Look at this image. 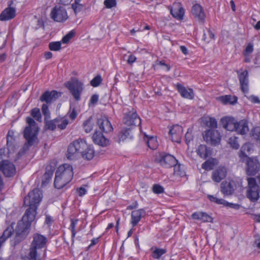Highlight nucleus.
I'll return each mask as SVG.
<instances>
[{"mask_svg": "<svg viewBox=\"0 0 260 260\" xmlns=\"http://www.w3.org/2000/svg\"><path fill=\"white\" fill-rule=\"evenodd\" d=\"M207 35L208 37H206V34L204 33L203 37V40L206 42L209 43L211 40L214 39V34L210 29L207 31Z\"/></svg>", "mask_w": 260, "mask_h": 260, "instance_id": "de8ad7c7", "label": "nucleus"}, {"mask_svg": "<svg viewBox=\"0 0 260 260\" xmlns=\"http://www.w3.org/2000/svg\"><path fill=\"white\" fill-rule=\"evenodd\" d=\"M136 60V57L133 55H130L128 56L127 62L128 64H131L134 63Z\"/></svg>", "mask_w": 260, "mask_h": 260, "instance_id": "69168bd1", "label": "nucleus"}, {"mask_svg": "<svg viewBox=\"0 0 260 260\" xmlns=\"http://www.w3.org/2000/svg\"><path fill=\"white\" fill-rule=\"evenodd\" d=\"M226 169L224 167H219L212 172V178L216 182H219L223 179L226 175Z\"/></svg>", "mask_w": 260, "mask_h": 260, "instance_id": "5701e85b", "label": "nucleus"}, {"mask_svg": "<svg viewBox=\"0 0 260 260\" xmlns=\"http://www.w3.org/2000/svg\"><path fill=\"white\" fill-rule=\"evenodd\" d=\"M104 4L107 8L110 9L116 6V1L105 0L104 2Z\"/></svg>", "mask_w": 260, "mask_h": 260, "instance_id": "864d4df0", "label": "nucleus"}, {"mask_svg": "<svg viewBox=\"0 0 260 260\" xmlns=\"http://www.w3.org/2000/svg\"><path fill=\"white\" fill-rule=\"evenodd\" d=\"M102 81V79L101 76L100 75H98L91 80L90 81V84L93 87H96L101 84Z\"/></svg>", "mask_w": 260, "mask_h": 260, "instance_id": "09e8293b", "label": "nucleus"}, {"mask_svg": "<svg viewBox=\"0 0 260 260\" xmlns=\"http://www.w3.org/2000/svg\"><path fill=\"white\" fill-rule=\"evenodd\" d=\"M216 159H208L202 164V167L206 170H212L216 164Z\"/></svg>", "mask_w": 260, "mask_h": 260, "instance_id": "72a5a7b5", "label": "nucleus"}, {"mask_svg": "<svg viewBox=\"0 0 260 260\" xmlns=\"http://www.w3.org/2000/svg\"><path fill=\"white\" fill-rule=\"evenodd\" d=\"M80 153L84 159L89 160L94 157V150L92 147L86 144V146L82 149Z\"/></svg>", "mask_w": 260, "mask_h": 260, "instance_id": "cd10ccee", "label": "nucleus"}, {"mask_svg": "<svg viewBox=\"0 0 260 260\" xmlns=\"http://www.w3.org/2000/svg\"><path fill=\"white\" fill-rule=\"evenodd\" d=\"M235 131L241 135L246 134L249 131L247 121L243 119L238 122Z\"/></svg>", "mask_w": 260, "mask_h": 260, "instance_id": "c85d7f7f", "label": "nucleus"}, {"mask_svg": "<svg viewBox=\"0 0 260 260\" xmlns=\"http://www.w3.org/2000/svg\"><path fill=\"white\" fill-rule=\"evenodd\" d=\"M56 126L60 129H64L69 124V120L64 117H58L55 118Z\"/></svg>", "mask_w": 260, "mask_h": 260, "instance_id": "2f4dec72", "label": "nucleus"}, {"mask_svg": "<svg viewBox=\"0 0 260 260\" xmlns=\"http://www.w3.org/2000/svg\"><path fill=\"white\" fill-rule=\"evenodd\" d=\"M223 127L229 131H234L237 127L238 121L234 118L231 117H223L220 119Z\"/></svg>", "mask_w": 260, "mask_h": 260, "instance_id": "a211bd4d", "label": "nucleus"}, {"mask_svg": "<svg viewBox=\"0 0 260 260\" xmlns=\"http://www.w3.org/2000/svg\"><path fill=\"white\" fill-rule=\"evenodd\" d=\"M4 150L0 149V171L7 177L13 176L16 174L14 165L8 160L4 159Z\"/></svg>", "mask_w": 260, "mask_h": 260, "instance_id": "0eeeda50", "label": "nucleus"}, {"mask_svg": "<svg viewBox=\"0 0 260 260\" xmlns=\"http://www.w3.org/2000/svg\"><path fill=\"white\" fill-rule=\"evenodd\" d=\"M207 198L210 201L214 202L218 205H223L225 206H228L237 210L240 208V205L239 204L229 203L222 199H218L212 195H208Z\"/></svg>", "mask_w": 260, "mask_h": 260, "instance_id": "4be33fe9", "label": "nucleus"}, {"mask_svg": "<svg viewBox=\"0 0 260 260\" xmlns=\"http://www.w3.org/2000/svg\"><path fill=\"white\" fill-rule=\"evenodd\" d=\"M119 142L120 141H123L127 138H132V135L131 134V128H124L121 131L119 135Z\"/></svg>", "mask_w": 260, "mask_h": 260, "instance_id": "473e14b6", "label": "nucleus"}, {"mask_svg": "<svg viewBox=\"0 0 260 260\" xmlns=\"http://www.w3.org/2000/svg\"><path fill=\"white\" fill-rule=\"evenodd\" d=\"M51 178H52V176H51L49 175H47V174H44V175H43V177H42V185H45L46 184H47L48 183H49V182L50 181Z\"/></svg>", "mask_w": 260, "mask_h": 260, "instance_id": "5fc2aeb1", "label": "nucleus"}, {"mask_svg": "<svg viewBox=\"0 0 260 260\" xmlns=\"http://www.w3.org/2000/svg\"><path fill=\"white\" fill-rule=\"evenodd\" d=\"M26 121L28 125L25 128L23 132V137L26 142L22 148L23 153L28 150L30 147L37 144L39 142V127L37 123L31 117H27Z\"/></svg>", "mask_w": 260, "mask_h": 260, "instance_id": "f03ea898", "label": "nucleus"}, {"mask_svg": "<svg viewBox=\"0 0 260 260\" xmlns=\"http://www.w3.org/2000/svg\"><path fill=\"white\" fill-rule=\"evenodd\" d=\"M170 13L174 18L181 20L183 19L184 11L181 4L177 3L173 5V8L170 10Z\"/></svg>", "mask_w": 260, "mask_h": 260, "instance_id": "a878e982", "label": "nucleus"}, {"mask_svg": "<svg viewBox=\"0 0 260 260\" xmlns=\"http://www.w3.org/2000/svg\"><path fill=\"white\" fill-rule=\"evenodd\" d=\"M16 15V10L14 8H6L0 14V20L7 21L13 18Z\"/></svg>", "mask_w": 260, "mask_h": 260, "instance_id": "bb28decb", "label": "nucleus"}, {"mask_svg": "<svg viewBox=\"0 0 260 260\" xmlns=\"http://www.w3.org/2000/svg\"><path fill=\"white\" fill-rule=\"evenodd\" d=\"M99 100V96L98 94H94L92 95L90 100V103L91 104H95Z\"/></svg>", "mask_w": 260, "mask_h": 260, "instance_id": "0e129e2a", "label": "nucleus"}, {"mask_svg": "<svg viewBox=\"0 0 260 260\" xmlns=\"http://www.w3.org/2000/svg\"><path fill=\"white\" fill-rule=\"evenodd\" d=\"M238 139L237 137L234 136L229 139V144L230 146L235 149H237L239 147Z\"/></svg>", "mask_w": 260, "mask_h": 260, "instance_id": "ea45409f", "label": "nucleus"}, {"mask_svg": "<svg viewBox=\"0 0 260 260\" xmlns=\"http://www.w3.org/2000/svg\"><path fill=\"white\" fill-rule=\"evenodd\" d=\"M146 143L148 147L151 149H155L157 147L156 139L153 137L148 138Z\"/></svg>", "mask_w": 260, "mask_h": 260, "instance_id": "4c0bfd02", "label": "nucleus"}, {"mask_svg": "<svg viewBox=\"0 0 260 260\" xmlns=\"http://www.w3.org/2000/svg\"><path fill=\"white\" fill-rule=\"evenodd\" d=\"M61 95V93L56 90L46 91L40 96V100L42 102H45L47 104H49L55 101Z\"/></svg>", "mask_w": 260, "mask_h": 260, "instance_id": "4468645a", "label": "nucleus"}, {"mask_svg": "<svg viewBox=\"0 0 260 260\" xmlns=\"http://www.w3.org/2000/svg\"><path fill=\"white\" fill-rule=\"evenodd\" d=\"M123 120L124 123L127 126H139L141 123L140 117L133 108L131 111L124 114Z\"/></svg>", "mask_w": 260, "mask_h": 260, "instance_id": "f8f14e48", "label": "nucleus"}, {"mask_svg": "<svg viewBox=\"0 0 260 260\" xmlns=\"http://www.w3.org/2000/svg\"><path fill=\"white\" fill-rule=\"evenodd\" d=\"M45 216H46V218H45V223L48 225L51 224L54 221L53 217L52 216H51L50 215H49L48 214H45Z\"/></svg>", "mask_w": 260, "mask_h": 260, "instance_id": "13d9d810", "label": "nucleus"}, {"mask_svg": "<svg viewBox=\"0 0 260 260\" xmlns=\"http://www.w3.org/2000/svg\"><path fill=\"white\" fill-rule=\"evenodd\" d=\"M86 146L85 141L79 139L74 141L68 146L67 151V158L69 159H73L77 154L80 153L82 149Z\"/></svg>", "mask_w": 260, "mask_h": 260, "instance_id": "6e6552de", "label": "nucleus"}, {"mask_svg": "<svg viewBox=\"0 0 260 260\" xmlns=\"http://www.w3.org/2000/svg\"><path fill=\"white\" fill-rule=\"evenodd\" d=\"M237 186L233 180H225L220 184V190L224 196H230L234 194Z\"/></svg>", "mask_w": 260, "mask_h": 260, "instance_id": "ddd939ff", "label": "nucleus"}, {"mask_svg": "<svg viewBox=\"0 0 260 260\" xmlns=\"http://www.w3.org/2000/svg\"><path fill=\"white\" fill-rule=\"evenodd\" d=\"M145 215V211L143 209L133 211L131 213V223L133 226H135Z\"/></svg>", "mask_w": 260, "mask_h": 260, "instance_id": "b1692460", "label": "nucleus"}, {"mask_svg": "<svg viewBox=\"0 0 260 260\" xmlns=\"http://www.w3.org/2000/svg\"><path fill=\"white\" fill-rule=\"evenodd\" d=\"M47 242V238L45 236L38 233L34 234L29 249V260H41L40 254L38 250L46 248Z\"/></svg>", "mask_w": 260, "mask_h": 260, "instance_id": "20e7f679", "label": "nucleus"}, {"mask_svg": "<svg viewBox=\"0 0 260 260\" xmlns=\"http://www.w3.org/2000/svg\"><path fill=\"white\" fill-rule=\"evenodd\" d=\"M92 140L95 144L103 147L106 146L109 143L108 140L105 138L103 134L97 131L93 134Z\"/></svg>", "mask_w": 260, "mask_h": 260, "instance_id": "393cba45", "label": "nucleus"}, {"mask_svg": "<svg viewBox=\"0 0 260 260\" xmlns=\"http://www.w3.org/2000/svg\"><path fill=\"white\" fill-rule=\"evenodd\" d=\"M176 88L182 97L190 100H192L194 98V93L191 88L186 89L183 85L177 83L175 85Z\"/></svg>", "mask_w": 260, "mask_h": 260, "instance_id": "412c9836", "label": "nucleus"}, {"mask_svg": "<svg viewBox=\"0 0 260 260\" xmlns=\"http://www.w3.org/2000/svg\"><path fill=\"white\" fill-rule=\"evenodd\" d=\"M218 100L223 104H235L237 102V98L235 96L226 95L218 98Z\"/></svg>", "mask_w": 260, "mask_h": 260, "instance_id": "7c9ffc66", "label": "nucleus"}, {"mask_svg": "<svg viewBox=\"0 0 260 260\" xmlns=\"http://www.w3.org/2000/svg\"><path fill=\"white\" fill-rule=\"evenodd\" d=\"M191 218L193 219H194V220H201V219H202L201 212H194L191 215Z\"/></svg>", "mask_w": 260, "mask_h": 260, "instance_id": "bf43d9fd", "label": "nucleus"}, {"mask_svg": "<svg viewBox=\"0 0 260 260\" xmlns=\"http://www.w3.org/2000/svg\"><path fill=\"white\" fill-rule=\"evenodd\" d=\"M79 220L78 219H71V224L69 229L71 230L72 232V238L73 239L77 233V231L76 230V228L78 224Z\"/></svg>", "mask_w": 260, "mask_h": 260, "instance_id": "e433bc0d", "label": "nucleus"}, {"mask_svg": "<svg viewBox=\"0 0 260 260\" xmlns=\"http://www.w3.org/2000/svg\"><path fill=\"white\" fill-rule=\"evenodd\" d=\"M177 160L172 155L162 153L160 156L159 162L161 166L165 168H169L176 167Z\"/></svg>", "mask_w": 260, "mask_h": 260, "instance_id": "2eb2a0df", "label": "nucleus"}, {"mask_svg": "<svg viewBox=\"0 0 260 260\" xmlns=\"http://www.w3.org/2000/svg\"><path fill=\"white\" fill-rule=\"evenodd\" d=\"M75 32L72 30L70 31L68 34H67L65 36H64L61 41L63 43L67 44L68 43L70 40L74 36Z\"/></svg>", "mask_w": 260, "mask_h": 260, "instance_id": "8fccbe9b", "label": "nucleus"}, {"mask_svg": "<svg viewBox=\"0 0 260 260\" xmlns=\"http://www.w3.org/2000/svg\"><path fill=\"white\" fill-rule=\"evenodd\" d=\"M64 86L72 93L75 100L78 101L80 100V95L84 90L83 84L75 77L72 78L71 81L64 83Z\"/></svg>", "mask_w": 260, "mask_h": 260, "instance_id": "423d86ee", "label": "nucleus"}, {"mask_svg": "<svg viewBox=\"0 0 260 260\" xmlns=\"http://www.w3.org/2000/svg\"><path fill=\"white\" fill-rule=\"evenodd\" d=\"M54 169H55L53 166L48 165L46 168V172L44 174L49 175L52 177Z\"/></svg>", "mask_w": 260, "mask_h": 260, "instance_id": "6e6d98bb", "label": "nucleus"}, {"mask_svg": "<svg viewBox=\"0 0 260 260\" xmlns=\"http://www.w3.org/2000/svg\"><path fill=\"white\" fill-rule=\"evenodd\" d=\"M68 115L70 119L74 120L77 117V113L75 108H74L71 112L69 111L68 113Z\"/></svg>", "mask_w": 260, "mask_h": 260, "instance_id": "4d7b16f0", "label": "nucleus"}, {"mask_svg": "<svg viewBox=\"0 0 260 260\" xmlns=\"http://www.w3.org/2000/svg\"><path fill=\"white\" fill-rule=\"evenodd\" d=\"M42 198V193L39 188L30 191L24 199V205L28 206L21 220L17 223L16 229L15 241L19 242L24 240L29 233L32 222L37 214V209Z\"/></svg>", "mask_w": 260, "mask_h": 260, "instance_id": "f257e3e1", "label": "nucleus"}, {"mask_svg": "<svg viewBox=\"0 0 260 260\" xmlns=\"http://www.w3.org/2000/svg\"><path fill=\"white\" fill-rule=\"evenodd\" d=\"M166 250L164 249L156 248L152 252V256L155 259H159L162 255L165 254Z\"/></svg>", "mask_w": 260, "mask_h": 260, "instance_id": "a19ab883", "label": "nucleus"}, {"mask_svg": "<svg viewBox=\"0 0 260 260\" xmlns=\"http://www.w3.org/2000/svg\"><path fill=\"white\" fill-rule=\"evenodd\" d=\"M86 192V189L84 187H80L78 189V193L80 196H82L85 194Z\"/></svg>", "mask_w": 260, "mask_h": 260, "instance_id": "774afa93", "label": "nucleus"}, {"mask_svg": "<svg viewBox=\"0 0 260 260\" xmlns=\"http://www.w3.org/2000/svg\"><path fill=\"white\" fill-rule=\"evenodd\" d=\"M72 166L64 164L60 166L55 172L54 185L56 188L61 189L69 183L73 177Z\"/></svg>", "mask_w": 260, "mask_h": 260, "instance_id": "7ed1b4c3", "label": "nucleus"}, {"mask_svg": "<svg viewBox=\"0 0 260 260\" xmlns=\"http://www.w3.org/2000/svg\"><path fill=\"white\" fill-rule=\"evenodd\" d=\"M238 78L240 84V88L243 93H247L248 92V73L247 70H245L240 72H238Z\"/></svg>", "mask_w": 260, "mask_h": 260, "instance_id": "dca6fc26", "label": "nucleus"}, {"mask_svg": "<svg viewBox=\"0 0 260 260\" xmlns=\"http://www.w3.org/2000/svg\"><path fill=\"white\" fill-rule=\"evenodd\" d=\"M92 117H90L88 119L85 121L83 124L84 129L86 133H89L93 129V123L92 121Z\"/></svg>", "mask_w": 260, "mask_h": 260, "instance_id": "f704fd0d", "label": "nucleus"}, {"mask_svg": "<svg viewBox=\"0 0 260 260\" xmlns=\"http://www.w3.org/2000/svg\"><path fill=\"white\" fill-rule=\"evenodd\" d=\"M31 115L36 120L40 121L42 116L40 110L39 108H36L31 110Z\"/></svg>", "mask_w": 260, "mask_h": 260, "instance_id": "37998d69", "label": "nucleus"}, {"mask_svg": "<svg viewBox=\"0 0 260 260\" xmlns=\"http://www.w3.org/2000/svg\"><path fill=\"white\" fill-rule=\"evenodd\" d=\"M202 219L203 222H212L213 218L205 212H201Z\"/></svg>", "mask_w": 260, "mask_h": 260, "instance_id": "603ef678", "label": "nucleus"}, {"mask_svg": "<svg viewBox=\"0 0 260 260\" xmlns=\"http://www.w3.org/2000/svg\"><path fill=\"white\" fill-rule=\"evenodd\" d=\"M182 133V127L179 125H173L169 131L172 141L177 143L180 142Z\"/></svg>", "mask_w": 260, "mask_h": 260, "instance_id": "f3484780", "label": "nucleus"}, {"mask_svg": "<svg viewBox=\"0 0 260 260\" xmlns=\"http://www.w3.org/2000/svg\"><path fill=\"white\" fill-rule=\"evenodd\" d=\"M185 138L186 143L188 144L193 138V136L191 133L189 132L188 131L187 133L185 134Z\"/></svg>", "mask_w": 260, "mask_h": 260, "instance_id": "052dcab7", "label": "nucleus"}, {"mask_svg": "<svg viewBox=\"0 0 260 260\" xmlns=\"http://www.w3.org/2000/svg\"><path fill=\"white\" fill-rule=\"evenodd\" d=\"M251 137L256 141H260V127H254L251 131Z\"/></svg>", "mask_w": 260, "mask_h": 260, "instance_id": "79ce46f5", "label": "nucleus"}, {"mask_svg": "<svg viewBox=\"0 0 260 260\" xmlns=\"http://www.w3.org/2000/svg\"><path fill=\"white\" fill-rule=\"evenodd\" d=\"M58 3L63 5H68L72 0H56Z\"/></svg>", "mask_w": 260, "mask_h": 260, "instance_id": "338daca9", "label": "nucleus"}, {"mask_svg": "<svg viewBox=\"0 0 260 260\" xmlns=\"http://www.w3.org/2000/svg\"><path fill=\"white\" fill-rule=\"evenodd\" d=\"M253 45L251 43H249L245 48V54H250L253 51Z\"/></svg>", "mask_w": 260, "mask_h": 260, "instance_id": "e2e57ef3", "label": "nucleus"}, {"mask_svg": "<svg viewBox=\"0 0 260 260\" xmlns=\"http://www.w3.org/2000/svg\"><path fill=\"white\" fill-rule=\"evenodd\" d=\"M45 120V126L47 129L53 131L57 127L55 119L53 120Z\"/></svg>", "mask_w": 260, "mask_h": 260, "instance_id": "c9c22d12", "label": "nucleus"}, {"mask_svg": "<svg viewBox=\"0 0 260 260\" xmlns=\"http://www.w3.org/2000/svg\"><path fill=\"white\" fill-rule=\"evenodd\" d=\"M246 196L250 202L255 203L260 198V187L256 181V179L250 177L247 179Z\"/></svg>", "mask_w": 260, "mask_h": 260, "instance_id": "39448f33", "label": "nucleus"}, {"mask_svg": "<svg viewBox=\"0 0 260 260\" xmlns=\"http://www.w3.org/2000/svg\"><path fill=\"white\" fill-rule=\"evenodd\" d=\"M245 170L248 176H254L259 171L260 163L256 157H247Z\"/></svg>", "mask_w": 260, "mask_h": 260, "instance_id": "1a4fd4ad", "label": "nucleus"}, {"mask_svg": "<svg viewBox=\"0 0 260 260\" xmlns=\"http://www.w3.org/2000/svg\"><path fill=\"white\" fill-rule=\"evenodd\" d=\"M97 124L102 132L108 133L113 130V127L109 120L106 117H102L97 120Z\"/></svg>", "mask_w": 260, "mask_h": 260, "instance_id": "6ab92c4d", "label": "nucleus"}, {"mask_svg": "<svg viewBox=\"0 0 260 260\" xmlns=\"http://www.w3.org/2000/svg\"><path fill=\"white\" fill-rule=\"evenodd\" d=\"M203 138L207 143L216 146L220 143L221 136L217 130L210 129L204 132Z\"/></svg>", "mask_w": 260, "mask_h": 260, "instance_id": "9d476101", "label": "nucleus"}, {"mask_svg": "<svg viewBox=\"0 0 260 260\" xmlns=\"http://www.w3.org/2000/svg\"><path fill=\"white\" fill-rule=\"evenodd\" d=\"M191 12L194 17L201 23H203L205 19V14L202 6L196 4L191 9Z\"/></svg>", "mask_w": 260, "mask_h": 260, "instance_id": "aec40b11", "label": "nucleus"}, {"mask_svg": "<svg viewBox=\"0 0 260 260\" xmlns=\"http://www.w3.org/2000/svg\"><path fill=\"white\" fill-rule=\"evenodd\" d=\"M49 48L51 51H58L61 49V43L60 42H51L49 44Z\"/></svg>", "mask_w": 260, "mask_h": 260, "instance_id": "c03bdc74", "label": "nucleus"}, {"mask_svg": "<svg viewBox=\"0 0 260 260\" xmlns=\"http://www.w3.org/2000/svg\"><path fill=\"white\" fill-rule=\"evenodd\" d=\"M206 124L207 126L213 128H215L217 126L216 120L214 118L209 117L206 121Z\"/></svg>", "mask_w": 260, "mask_h": 260, "instance_id": "a18cd8bd", "label": "nucleus"}, {"mask_svg": "<svg viewBox=\"0 0 260 260\" xmlns=\"http://www.w3.org/2000/svg\"><path fill=\"white\" fill-rule=\"evenodd\" d=\"M50 16L54 21L59 22H63L68 18L66 9L60 6H56L52 9Z\"/></svg>", "mask_w": 260, "mask_h": 260, "instance_id": "9b49d317", "label": "nucleus"}, {"mask_svg": "<svg viewBox=\"0 0 260 260\" xmlns=\"http://www.w3.org/2000/svg\"><path fill=\"white\" fill-rule=\"evenodd\" d=\"M82 7H83V6L82 5H76V4L72 5V8L74 10V12L76 14L77 13L80 12L81 10Z\"/></svg>", "mask_w": 260, "mask_h": 260, "instance_id": "680f3d73", "label": "nucleus"}, {"mask_svg": "<svg viewBox=\"0 0 260 260\" xmlns=\"http://www.w3.org/2000/svg\"><path fill=\"white\" fill-rule=\"evenodd\" d=\"M14 141L15 139L13 137V133L9 131L7 137V146L8 149L13 148Z\"/></svg>", "mask_w": 260, "mask_h": 260, "instance_id": "58836bf2", "label": "nucleus"}, {"mask_svg": "<svg viewBox=\"0 0 260 260\" xmlns=\"http://www.w3.org/2000/svg\"><path fill=\"white\" fill-rule=\"evenodd\" d=\"M42 111L44 115L45 119H49L50 118V113L48 109V106L47 104H43L42 107Z\"/></svg>", "mask_w": 260, "mask_h": 260, "instance_id": "49530a36", "label": "nucleus"}, {"mask_svg": "<svg viewBox=\"0 0 260 260\" xmlns=\"http://www.w3.org/2000/svg\"><path fill=\"white\" fill-rule=\"evenodd\" d=\"M152 190L156 194L161 193L164 191V188L159 184H154L152 187Z\"/></svg>", "mask_w": 260, "mask_h": 260, "instance_id": "3c124183", "label": "nucleus"}, {"mask_svg": "<svg viewBox=\"0 0 260 260\" xmlns=\"http://www.w3.org/2000/svg\"><path fill=\"white\" fill-rule=\"evenodd\" d=\"M197 154L203 158H206L211 154L210 150L205 145H199L197 150Z\"/></svg>", "mask_w": 260, "mask_h": 260, "instance_id": "c756f323", "label": "nucleus"}]
</instances>
